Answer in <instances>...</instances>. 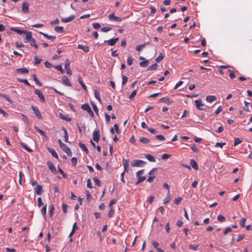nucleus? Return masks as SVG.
I'll return each mask as SVG.
<instances>
[{
	"instance_id": "1",
	"label": "nucleus",
	"mask_w": 252,
	"mask_h": 252,
	"mask_svg": "<svg viewBox=\"0 0 252 252\" xmlns=\"http://www.w3.org/2000/svg\"><path fill=\"white\" fill-rule=\"evenodd\" d=\"M144 173V170L142 169L141 170L138 171L136 172V177L138 178V180L137 182L136 183V185H138L139 183L142 182L144 181L146 178L145 176H142L141 175H143Z\"/></svg>"
},
{
	"instance_id": "2",
	"label": "nucleus",
	"mask_w": 252,
	"mask_h": 252,
	"mask_svg": "<svg viewBox=\"0 0 252 252\" xmlns=\"http://www.w3.org/2000/svg\"><path fill=\"white\" fill-rule=\"evenodd\" d=\"M145 163L144 161L141 160H133L131 162V165L132 167H143Z\"/></svg>"
},
{
	"instance_id": "3",
	"label": "nucleus",
	"mask_w": 252,
	"mask_h": 252,
	"mask_svg": "<svg viewBox=\"0 0 252 252\" xmlns=\"http://www.w3.org/2000/svg\"><path fill=\"white\" fill-rule=\"evenodd\" d=\"M31 108L33 111L34 114L35 115V116L38 119H42V117L41 115V114L40 112L38 109L37 107L34 106H32Z\"/></svg>"
},
{
	"instance_id": "4",
	"label": "nucleus",
	"mask_w": 252,
	"mask_h": 252,
	"mask_svg": "<svg viewBox=\"0 0 252 252\" xmlns=\"http://www.w3.org/2000/svg\"><path fill=\"white\" fill-rule=\"evenodd\" d=\"M195 106L199 110H203L205 109V105L202 103L201 99H198L195 100Z\"/></svg>"
},
{
	"instance_id": "5",
	"label": "nucleus",
	"mask_w": 252,
	"mask_h": 252,
	"mask_svg": "<svg viewBox=\"0 0 252 252\" xmlns=\"http://www.w3.org/2000/svg\"><path fill=\"white\" fill-rule=\"evenodd\" d=\"M70 64V63L69 60H68V59L66 60L65 62L64 67L66 71V73L69 75H71L72 71L69 67Z\"/></svg>"
},
{
	"instance_id": "6",
	"label": "nucleus",
	"mask_w": 252,
	"mask_h": 252,
	"mask_svg": "<svg viewBox=\"0 0 252 252\" xmlns=\"http://www.w3.org/2000/svg\"><path fill=\"white\" fill-rule=\"evenodd\" d=\"M25 33H26V35L25 36V42H28L30 41H32V42H33V43H34L35 42L34 39L32 38L31 32H27L26 31Z\"/></svg>"
},
{
	"instance_id": "7",
	"label": "nucleus",
	"mask_w": 252,
	"mask_h": 252,
	"mask_svg": "<svg viewBox=\"0 0 252 252\" xmlns=\"http://www.w3.org/2000/svg\"><path fill=\"white\" fill-rule=\"evenodd\" d=\"M119 40V38H112L108 40H105L104 43H107L109 45L113 46Z\"/></svg>"
},
{
	"instance_id": "8",
	"label": "nucleus",
	"mask_w": 252,
	"mask_h": 252,
	"mask_svg": "<svg viewBox=\"0 0 252 252\" xmlns=\"http://www.w3.org/2000/svg\"><path fill=\"white\" fill-rule=\"evenodd\" d=\"M61 148L65 152L68 156H72V152L70 149L66 146V144L63 145Z\"/></svg>"
},
{
	"instance_id": "9",
	"label": "nucleus",
	"mask_w": 252,
	"mask_h": 252,
	"mask_svg": "<svg viewBox=\"0 0 252 252\" xmlns=\"http://www.w3.org/2000/svg\"><path fill=\"white\" fill-rule=\"evenodd\" d=\"M93 139L96 142H98L99 140V130H97L94 131L93 133Z\"/></svg>"
},
{
	"instance_id": "10",
	"label": "nucleus",
	"mask_w": 252,
	"mask_h": 252,
	"mask_svg": "<svg viewBox=\"0 0 252 252\" xmlns=\"http://www.w3.org/2000/svg\"><path fill=\"white\" fill-rule=\"evenodd\" d=\"M109 19L110 21H115L117 22H120L122 20L121 18L116 16L114 13H112L109 15Z\"/></svg>"
},
{
	"instance_id": "11",
	"label": "nucleus",
	"mask_w": 252,
	"mask_h": 252,
	"mask_svg": "<svg viewBox=\"0 0 252 252\" xmlns=\"http://www.w3.org/2000/svg\"><path fill=\"white\" fill-rule=\"evenodd\" d=\"M62 81L64 85L69 87L71 86V83L67 76H63L62 77Z\"/></svg>"
},
{
	"instance_id": "12",
	"label": "nucleus",
	"mask_w": 252,
	"mask_h": 252,
	"mask_svg": "<svg viewBox=\"0 0 252 252\" xmlns=\"http://www.w3.org/2000/svg\"><path fill=\"white\" fill-rule=\"evenodd\" d=\"M34 93L36 95H38V96L39 97L40 99L42 101H45L44 96L41 91H40L39 90L36 89L34 91Z\"/></svg>"
},
{
	"instance_id": "13",
	"label": "nucleus",
	"mask_w": 252,
	"mask_h": 252,
	"mask_svg": "<svg viewBox=\"0 0 252 252\" xmlns=\"http://www.w3.org/2000/svg\"><path fill=\"white\" fill-rule=\"evenodd\" d=\"M29 3L28 2H24L22 3V10L24 13H28L29 11Z\"/></svg>"
},
{
	"instance_id": "14",
	"label": "nucleus",
	"mask_w": 252,
	"mask_h": 252,
	"mask_svg": "<svg viewBox=\"0 0 252 252\" xmlns=\"http://www.w3.org/2000/svg\"><path fill=\"white\" fill-rule=\"evenodd\" d=\"M78 48L83 50L86 53H88L90 51V48L88 46L83 45L82 44H78Z\"/></svg>"
},
{
	"instance_id": "15",
	"label": "nucleus",
	"mask_w": 252,
	"mask_h": 252,
	"mask_svg": "<svg viewBox=\"0 0 252 252\" xmlns=\"http://www.w3.org/2000/svg\"><path fill=\"white\" fill-rule=\"evenodd\" d=\"M48 167L52 173H58L55 166L52 162H48Z\"/></svg>"
},
{
	"instance_id": "16",
	"label": "nucleus",
	"mask_w": 252,
	"mask_h": 252,
	"mask_svg": "<svg viewBox=\"0 0 252 252\" xmlns=\"http://www.w3.org/2000/svg\"><path fill=\"white\" fill-rule=\"evenodd\" d=\"M16 72L17 73H21V74H28L29 72V70L26 68H20L16 69Z\"/></svg>"
},
{
	"instance_id": "17",
	"label": "nucleus",
	"mask_w": 252,
	"mask_h": 252,
	"mask_svg": "<svg viewBox=\"0 0 252 252\" xmlns=\"http://www.w3.org/2000/svg\"><path fill=\"white\" fill-rule=\"evenodd\" d=\"M42 188L41 186L37 185L35 188V191L38 195H40L42 192Z\"/></svg>"
},
{
	"instance_id": "18",
	"label": "nucleus",
	"mask_w": 252,
	"mask_h": 252,
	"mask_svg": "<svg viewBox=\"0 0 252 252\" xmlns=\"http://www.w3.org/2000/svg\"><path fill=\"white\" fill-rule=\"evenodd\" d=\"M217 99V97L215 95H208L207 96L206 98V100L207 102L211 103L213 101L216 100Z\"/></svg>"
},
{
	"instance_id": "19",
	"label": "nucleus",
	"mask_w": 252,
	"mask_h": 252,
	"mask_svg": "<svg viewBox=\"0 0 252 252\" xmlns=\"http://www.w3.org/2000/svg\"><path fill=\"white\" fill-rule=\"evenodd\" d=\"M190 164L192 167V168H194V169H195V170L198 169V166L197 165V163L193 159H190Z\"/></svg>"
},
{
	"instance_id": "20",
	"label": "nucleus",
	"mask_w": 252,
	"mask_h": 252,
	"mask_svg": "<svg viewBox=\"0 0 252 252\" xmlns=\"http://www.w3.org/2000/svg\"><path fill=\"white\" fill-rule=\"evenodd\" d=\"M75 18V16L72 15L67 18H62V21L64 23H68L72 21Z\"/></svg>"
},
{
	"instance_id": "21",
	"label": "nucleus",
	"mask_w": 252,
	"mask_h": 252,
	"mask_svg": "<svg viewBox=\"0 0 252 252\" xmlns=\"http://www.w3.org/2000/svg\"><path fill=\"white\" fill-rule=\"evenodd\" d=\"M149 44V42H148L147 43H145L143 44L138 45L136 46V49L137 51L140 52L142 50V49L145 48L146 45Z\"/></svg>"
},
{
	"instance_id": "22",
	"label": "nucleus",
	"mask_w": 252,
	"mask_h": 252,
	"mask_svg": "<svg viewBox=\"0 0 252 252\" xmlns=\"http://www.w3.org/2000/svg\"><path fill=\"white\" fill-rule=\"evenodd\" d=\"M123 165L124 167L125 172H128V167L129 166L128 160L127 159H123Z\"/></svg>"
},
{
	"instance_id": "23",
	"label": "nucleus",
	"mask_w": 252,
	"mask_h": 252,
	"mask_svg": "<svg viewBox=\"0 0 252 252\" xmlns=\"http://www.w3.org/2000/svg\"><path fill=\"white\" fill-rule=\"evenodd\" d=\"M78 145L80 148H81L84 151L86 152V154H88L89 153V151L86 146V145L81 142H79L78 143Z\"/></svg>"
},
{
	"instance_id": "24",
	"label": "nucleus",
	"mask_w": 252,
	"mask_h": 252,
	"mask_svg": "<svg viewBox=\"0 0 252 252\" xmlns=\"http://www.w3.org/2000/svg\"><path fill=\"white\" fill-rule=\"evenodd\" d=\"M77 229H78V227L77 226V223L74 222L73 225L72 230H71L70 233L69 234V237H71L74 234L76 230H77Z\"/></svg>"
},
{
	"instance_id": "25",
	"label": "nucleus",
	"mask_w": 252,
	"mask_h": 252,
	"mask_svg": "<svg viewBox=\"0 0 252 252\" xmlns=\"http://www.w3.org/2000/svg\"><path fill=\"white\" fill-rule=\"evenodd\" d=\"M10 30H11V31H14L19 34H21L22 33L26 32V31H22L18 28H13V27L11 28Z\"/></svg>"
},
{
	"instance_id": "26",
	"label": "nucleus",
	"mask_w": 252,
	"mask_h": 252,
	"mask_svg": "<svg viewBox=\"0 0 252 252\" xmlns=\"http://www.w3.org/2000/svg\"><path fill=\"white\" fill-rule=\"evenodd\" d=\"M20 144L22 146V147L24 149H25L26 150H27L28 152L31 153L32 152V150L29 148L27 145L26 144H25L24 143H23V142L21 141L20 142Z\"/></svg>"
},
{
	"instance_id": "27",
	"label": "nucleus",
	"mask_w": 252,
	"mask_h": 252,
	"mask_svg": "<svg viewBox=\"0 0 252 252\" xmlns=\"http://www.w3.org/2000/svg\"><path fill=\"white\" fill-rule=\"evenodd\" d=\"M48 151L51 153V154L53 157L57 159H59V157L58 156V154H57V152L54 150H53V149L48 148Z\"/></svg>"
},
{
	"instance_id": "28",
	"label": "nucleus",
	"mask_w": 252,
	"mask_h": 252,
	"mask_svg": "<svg viewBox=\"0 0 252 252\" xmlns=\"http://www.w3.org/2000/svg\"><path fill=\"white\" fill-rule=\"evenodd\" d=\"M78 82L80 84L83 89L86 91H87V87L85 84L83 83L81 76H79L78 78Z\"/></svg>"
},
{
	"instance_id": "29",
	"label": "nucleus",
	"mask_w": 252,
	"mask_h": 252,
	"mask_svg": "<svg viewBox=\"0 0 252 252\" xmlns=\"http://www.w3.org/2000/svg\"><path fill=\"white\" fill-rule=\"evenodd\" d=\"M171 199V196L169 193V191H168V192L167 193V195L166 197L163 200V203L164 204H166V203H168Z\"/></svg>"
},
{
	"instance_id": "30",
	"label": "nucleus",
	"mask_w": 252,
	"mask_h": 252,
	"mask_svg": "<svg viewBox=\"0 0 252 252\" xmlns=\"http://www.w3.org/2000/svg\"><path fill=\"white\" fill-rule=\"evenodd\" d=\"M145 158L150 161L151 162H155L156 159L155 158L151 155L150 154H146L145 155Z\"/></svg>"
},
{
	"instance_id": "31",
	"label": "nucleus",
	"mask_w": 252,
	"mask_h": 252,
	"mask_svg": "<svg viewBox=\"0 0 252 252\" xmlns=\"http://www.w3.org/2000/svg\"><path fill=\"white\" fill-rule=\"evenodd\" d=\"M139 141L144 144H148L150 143V140L146 137H142L139 139Z\"/></svg>"
},
{
	"instance_id": "32",
	"label": "nucleus",
	"mask_w": 252,
	"mask_h": 252,
	"mask_svg": "<svg viewBox=\"0 0 252 252\" xmlns=\"http://www.w3.org/2000/svg\"><path fill=\"white\" fill-rule=\"evenodd\" d=\"M164 57L165 56L164 53H160L158 57L156 59V61L158 63H159L164 59Z\"/></svg>"
},
{
	"instance_id": "33",
	"label": "nucleus",
	"mask_w": 252,
	"mask_h": 252,
	"mask_svg": "<svg viewBox=\"0 0 252 252\" xmlns=\"http://www.w3.org/2000/svg\"><path fill=\"white\" fill-rule=\"evenodd\" d=\"M55 31L58 33H62L63 32V27L56 26L55 27Z\"/></svg>"
},
{
	"instance_id": "34",
	"label": "nucleus",
	"mask_w": 252,
	"mask_h": 252,
	"mask_svg": "<svg viewBox=\"0 0 252 252\" xmlns=\"http://www.w3.org/2000/svg\"><path fill=\"white\" fill-rule=\"evenodd\" d=\"M61 118L63 120H65L67 122L71 121V119L65 115H63L62 113L60 114Z\"/></svg>"
},
{
	"instance_id": "35",
	"label": "nucleus",
	"mask_w": 252,
	"mask_h": 252,
	"mask_svg": "<svg viewBox=\"0 0 252 252\" xmlns=\"http://www.w3.org/2000/svg\"><path fill=\"white\" fill-rule=\"evenodd\" d=\"M63 131H64V140H65V141L66 142H69L68 141V133H67V131L66 129V128L63 127Z\"/></svg>"
},
{
	"instance_id": "36",
	"label": "nucleus",
	"mask_w": 252,
	"mask_h": 252,
	"mask_svg": "<svg viewBox=\"0 0 252 252\" xmlns=\"http://www.w3.org/2000/svg\"><path fill=\"white\" fill-rule=\"evenodd\" d=\"M227 72H229V76L231 79H233L234 78H235V75L234 72L233 70L228 69Z\"/></svg>"
},
{
	"instance_id": "37",
	"label": "nucleus",
	"mask_w": 252,
	"mask_h": 252,
	"mask_svg": "<svg viewBox=\"0 0 252 252\" xmlns=\"http://www.w3.org/2000/svg\"><path fill=\"white\" fill-rule=\"evenodd\" d=\"M94 95H95V98L99 102H101V98H100V96L99 92L98 91H97V90H95L94 91Z\"/></svg>"
},
{
	"instance_id": "38",
	"label": "nucleus",
	"mask_w": 252,
	"mask_h": 252,
	"mask_svg": "<svg viewBox=\"0 0 252 252\" xmlns=\"http://www.w3.org/2000/svg\"><path fill=\"white\" fill-rule=\"evenodd\" d=\"M32 77H33V79L34 80V81L35 82V83H36V84L39 86H41V84L40 83V82L38 81V80L37 79V78L35 74H33L32 75Z\"/></svg>"
},
{
	"instance_id": "39",
	"label": "nucleus",
	"mask_w": 252,
	"mask_h": 252,
	"mask_svg": "<svg viewBox=\"0 0 252 252\" xmlns=\"http://www.w3.org/2000/svg\"><path fill=\"white\" fill-rule=\"evenodd\" d=\"M115 209L113 207H110V210L108 213V217L109 218L112 217L114 214Z\"/></svg>"
},
{
	"instance_id": "40",
	"label": "nucleus",
	"mask_w": 252,
	"mask_h": 252,
	"mask_svg": "<svg viewBox=\"0 0 252 252\" xmlns=\"http://www.w3.org/2000/svg\"><path fill=\"white\" fill-rule=\"evenodd\" d=\"M246 219L243 217L241 218L240 221V225L242 227H244L245 226V222H246Z\"/></svg>"
},
{
	"instance_id": "41",
	"label": "nucleus",
	"mask_w": 252,
	"mask_h": 252,
	"mask_svg": "<svg viewBox=\"0 0 252 252\" xmlns=\"http://www.w3.org/2000/svg\"><path fill=\"white\" fill-rule=\"evenodd\" d=\"M81 108L82 109H83L84 110H85L86 111H87L88 110H89V109L91 108L90 106H89V105L88 103H85V104H83L81 106Z\"/></svg>"
},
{
	"instance_id": "42",
	"label": "nucleus",
	"mask_w": 252,
	"mask_h": 252,
	"mask_svg": "<svg viewBox=\"0 0 252 252\" xmlns=\"http://www.w3.org/2000/svg\"><path fill=\"white\" fill-rule=\"evenodd\" d=\"M242 142V140H241L240 138H235L234 146H236L238 145V144H240Z\"/></svg>"
},
{
	"instance_id": "43",
	"label": "nucleus",
	"mask_w": 252,
	"mask_h": 252,
	"mask_svg": "<svg viewBox=\"0 0 252 252\" xmlns=\"http://www.w3.org/2000/svg\"><path fill=\"white\" fill-rule=\"evenodd\" d=\"M161 100L167 104H169L173 102L172 100L165 97H163L161 98Z\"/></svg>"
},
{
	"instance_id": "44",
	"label": "nucleus",
	"mask_w": 252,
	"mask_h": 252,
	"mask_svg": "<svg viewBox=\"0 0 252 252\" xmlns=\"http://www.w3.org/2000/svg\"><path fill=\"white\" fill-rule=\"evenodd\" d=\"M245 106L244 107V110L247 112H250V110L249 108V104H250L246 101H244Z\"/></svg>"
},
{
	"instance_id": "45",
	"label": "nucleus",
	"mask_w": 252,
	"mask_h": 252,
	"mask_svg": "<svg viewBox=\"0 0 252 252\" xmlns=\"http://www.w3.org/2000/svg\"><path fill=\"white\" fill-rule=\"evenodd\" d=\"M18 81L20 82H23L25 85L29 86L30 85V83H29L27 79H17Z\"/></svg>"
},
{
	"instance_id": "46",
	"label": "nucleus",
	"mask_w": 252,
	"mask_h": 252,
	"mask_svg": "<svg viewBox=\"0 0 252 252\" xmlns=\"http://www.w3.org/2000/svg\"><path fill=\"white\" fill-rule=\"evenodd\" d=\"M182 200V197L175 198L174 200V203L176 205H179V204H180V203H181Z\"/></svg>"
},
{
	"instance_id": "47",
	"label": "nucleus",
	"mask_w": 252,
	"mask_h": 252,
	"mask_svg": "<svg viewBox=\"0 0 252 252\" xmlns=\"http://www.w3.org/2000/svg\"><path fill=\"white\" fill-rule=\"evenodd\" d=\"M41 214L44 216L45 219H46V205H45L41 210Z\"/></svg>"
},
{
	"instance_id": "48",
	"label": "nucleus",
	"mask_w": 252,
	"mask_h": 252,
	"mask_svg": "<svg viewBox=\"0 0 252 252\" xmlns=\"http://www.w3.org/2000/svg\"><path fill=\"white\" fill-rule=\"evenodd\" d=\"M218 220L220 222H224L225 220V218L222 215H219L218 216Z\"/></svg>"
},
{
	"instance_id": "49",
	"label": "nucleus",
	"mask_w": 252,
	"mask_h": 252,
	"mask_svg": "<svg viewBox=\"0 0 252 252\" xmlns=\"http://www.w3.org/2000/svg\"><path fill=\"white\" fill-rule=\"evenodd\" d=\"M226 145V143H217L215 145V147L216 148H223V146L224 145Z\"/></svg>"
},
{
	"instance_id": "50",
	"label": "nucleus",
	"mask_w": 252,
	"mask_h": 252,
	"mask_svg": "<svg viewBox=\"0 0 252 252\" xmlns=\"http://www.w3.org/2000/svg\"><path fill=\"white\" fill-rule=\"evenodd\" d=\"M136 94H137V90H134L132 93L131 94H130V95H129V98L130 99H132L136 95Z\"/></svg>"
},
{
	"instance_id": "51",
	"label": "nucleus",
	"mask_w": 252,
	"mask_h": 252,
	"mask_svg": "<svg viewBox=\"0 0 252 252\" xmlns=\"http://www.w3.org/2000/svg\"><path fill=\"white\" fill-rule=\"evenodd\" d=\"M112 29L110 27H104L101 28V31L103 32H107Z\"/></svg>"
},
{
	"instance_id": "52",
	"label": "nucleus",
	"mask_w": 252,
	"mask_h": 252,
	"mask_svg": "<svg viewBox=\"0 0 252 252\" xmlns=\"http://www.w3.org/2000/svg\"><path fill=\"white\" fill-rule=\"evenodd\" d=\"M93 180L95 182V183L97 185V186L99 187L101 186V182L98 179H97V178H94Z\"/></svg>"
},
{
	"instance_id": "53",
	"label": "nucleus",
	"mask_w": 252,
	"mask_h": 252,
	"mask_svg": "<svg viewBox=\"0 0 252 252\" xmlns=\"http://www.w3.org/2000/svg\"><path fill=\"white\" fill-rule=\"evenodd\" d=\"M158 67V64L157 63H155L152 65L150 66L148 68V70H155Z\"/></svg>"
},
{
	"instance_id": "54",
	"label": "nucleus",
	"mask_w": 252,
	"mask_h": 252,
	"mask_svg": "<svg viewBox=\"0 0 252 252\" xmlns=\"http://www.w3.org/2000/svg\"><path fill=\"white\" fill-rule=\"evenodd\" d=\"M190 148L193 152L195 153H198L199 152V149L195 144L191 145Z\"/></svg>"
},
{
	"instance_id": "55",
	"label": "nucleus",
	"mask_w": 252,
	"mask_h": 252,
	"mask_svg": "<svg viewBox=\"0 0 252 252\" xmlns=\"http://www.w3.org/2000/svg\"><path fill=\"white\" fill-rule=\"evenodd\" d=\"M1 97L4 98V99H5L8 102H9L10 103L12 102L11 99L10 98V97L7 94H2V95H1Z\"/></svg>"
},
{
	"instance_id": "56",
	"label": "nucleus",
	"mask_w": 252,
	"mask_h": 252,
	"mask_svg": "<svg viewBox=\"0 0 252 252\" xmlns=\"http://www.w3.org/2000/svg\"><path fill=\"white\" fill-rule=\"evenodd\" d=\"M198 248V245H193L192 244H190L189 245V249L190 250L196 251V250H197Z\"/></svg>"
},
{
	"instance_id": "57",
	"label": "nucleus",
	"mask_w": 252,
	"mask_h": 252,
	"mask_svg": "<svg viewBox=\"0 0 252 252\" xmlns=\"http://www.w3.org/2000/svg\"><path fill=\"white\" fill-rule=\"evenodd\" d=\"M34 128L37 131H38L41 135L44 136H46V134H45V133L41 129H39L38 127H37L36 126H35L34 127Z\"/></svg>"
},
{
	"instance_id": "58",
	"label": "nucleus",
	"mask_w": 252,
	"mask_h": 252,
	"mask_svg": "<svg viewBox=\"0 0 252 252\" xmlns=\"http://www.w3.org/2000/svg\"><path fill=\"white\" fill-rule=\"evenodd\" d=\"M67 206L65 203H63L62 204V209L63 213H66L67 212Z\"/></svg>"
},
{
	"instance_id": "59",
	"label": "nucleus",
	"mask_w": 252,
	"mask_h": 252,
	"mask_svg": "<svg viewBox=\"0 0 252 252\" xmlns=\"http://www.w3.org/2000/svg\"><path fill=\"white\" fill-rule=\"evenodd\" d=\"M133 63V58L131 57H128L127 60V63L128 65H131Z\"/></svg>"
},
{
	"instance_id": "60",
	"label": "nucleus",
	"mask_w": 252,
	"mask_h": 252,
	"mask_svg": "<svg viewBox=\"0 0 252 252\" xmlns=\"http://www.w3.org/2000/svg\"><path fill=\"white\" fill-rule=\"evenodd\" d=\"M37 205H38V207H40L43 205V203H42V199H41V197H38L37 199Z\"/></svg>"
},
{
	"instance_id": "61",
	"label": "nucleus",
	"mask_w": 252,
	"mask_h": 252,
	"mask_svg": "<svg viewBox=\"0 0 252 252\" xmlns=\"http://www.w3.org/2000/svg\"><path fill=\"white\" fill-rule=\"evenodd\" d=\"M148 63V60H146L145 61H143V62H141L140 63V65L142 67H146L147 66V63Z\"/></svg>"
},
{
	"instance_id": "62",
	"label": "nucleus",
	"mask_w": 252,
	"mask_h": 252,
	"mask_svg": "<svg viewBox=\"0 0 252 252\" xmlns=\"http://www.w3.org/2000/svg\"><path fill=\"white\" fill-rule=\"evenodd\" d=\"M77 158H72L71 159L72 165L75 167L77 164Z\"/></svg>"
},
{
	"instance_id": "63",
	"label": "nucleus",
	"mask_w": 252,
	"mask_h": 252,
	"mask_svg": "<svg viewBox=\"0 0 252 252\" xmlns=\"http://www.w3.org/2000/svg\"><path fill=\"white\" fill-rule=\"evenodd\" d=\"M87 187L88 188H90V189H92L93 188V186H92V182H91V180L90 179H89L87 180Z\"/></svg>"
},
{
	"instance_id": "64",
	"label": "nucleus",
	"mask_w": 252,
	"mask_h": 252,
	"mask_svg": "<svg viewBox=\"0 0 252 252\" xmlns=\"http://www.w3.org/2000/svg\"><path fill=\"white\" fill-rule=\"evenodd\" d=\"M55 67L58 70L62 72V73H64V70L63 69L62 66L61 65H56L55 66Z\"/></svg>"
}]
</instances>
